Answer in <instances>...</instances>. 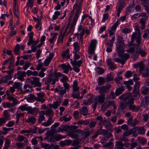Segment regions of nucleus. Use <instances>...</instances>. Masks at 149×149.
I'll return each instance as SVG.
<instances>
[{
  "instance_id": "obj_49",
  "label": "nucleus",
  "mask_w": 149,
  "mask_h": 149,
  "mask_svg": "<svg viewBox=\"0 0 149 149\" xmlns=\"http://www.w3.org/2000/svg\"><path fill=\"white\" fill-rule=\"evenodd\" d=\"M64 36H63L62 34L60 33L57 42L62 43L63 42V39Z\"/></svg>"
},
{
  "instance_id": "obj_1",
  "label": "nucleus",
  "mask_w": 149,
  "mask_h": 149,
  "mask_svg": "<svg viewBox=\"0 0 149 149\" xmlns=\"http://www.w3.org/2000/svg\"><path fill=\"white\" fill-rule=\"evenodd\" d=\"M125 47V45L123 41L120 40L118 41L116 50L118 53V56L121 58L122 59H121L119 58H116L113 60V61L120 63L122 65L125 64L130 56V55L128 53H125V54H123L125 51L124 49Z\"/></svg>"
},
{
  "instance_id": "obj_33",
  "label": "nucleus",
  "mask_w": 149,
  "mask_h": 149,
  "mask_svg": "<svg viewBox=\"0 0 149 149\" xmlns=\"http://www.w3.org/2000/svg\"><path fill=\"white\" fill-rule=\"evenodd\" d=\"M80 133H81V134L83 136L82 138L85 139L90 135V132L89 130H88L87 131H81Z\"/></svg>"
},
{
  "instance_id": "obj_22",
  "label": "nucleus",
  "mask_w": 149,
  "mask_h": 149,
  "mask_svg": "<svg viewBox=\"0 0 149 149\" xmlns=\"http://www.w3.org/2000/svg\"><path fill=\"white\" fill-rule=\"evenodd\" d=\"M134 129H135L138 130V133L140 134L144 135L145 134L146 130L144 127H136Z\"/></svg>"
},
{
  "instance_id": "obj_41",
  "label": "nucleus",
  "mask_w": 149,
  "mask_h": 149,
  "mask_svg": "<svg viewBox=\"0 0 149 149\" xmlns=\"http://www.w3.org/2000/svg\"><path fill=\"white\" fill-rule=\"evenodd\" d=\"M123 79V77L121 76H117L115 77V80L117 83V84H118V86H120L121 85H123L121 83H120L119 82V81L121 80H122Z\"/></svg>"
},
{
  "instance_id": "obj_58",
  "label": "nucleus",
  "mask_w": 149,
  "mask_h": 149,
  "mask_svg": "<svg viewBox=\"0 0 149 149\" xmlns=\"http://www.w3.org/2000/svg\"><path fill=\"white\" fill-rule=\"evenodd\" d=\"M114 79L112 75L110 74L108 75L105 79L106 81H112Z\"/></svg>"
},
{
  "instance_id": "obj_31",
  "label": "nucleus",
  "mask_w": 149,
  "mask_h": 149,
  "mask_svg": "<svg viewBox=\"0 0 149 149\" xmlns=\"http://www.w3.org/2000/svg\"><path fill=\"white\" fill-rule=\"evenodd\" d=\"M141 46H139V48L136 49V52L142 56H144L146 54V53L144 51L141 49Z\"/></svg>"
},
{
  "instance_id": "obj_59",
  "label": "nucleus",
  "mask_w": 149,
  "mask_h": 149,
  "mask_svg": "<svg viewBox=\"0 0 149 149\" xmlns=\"http://www.w3.org/2000/svg\"><path fill=\"white\" fill-rule=\"evenodd\" d=\"M41 21H38L37 24L36 25L35 28L38 30H40L41 29Z\"/></svg>"
},
{
  "instance_id": "obj_23",
  "label": "nucleus",
  "mask_w": 149,
  "mask_h": 149,
  "mask_svg": "<svg viewBox=\"0 0 149 149\" xmlns=\"http://www.w3.org/2000/svg\"><path fill=\"white\" fill-rule=\"evenodd\" d=\"M69 53L70 51L68 49H67L63 51L61 54V56L62 58H66L67 59L70 58Z\"/></svg>"
},
{
  "instance_id": "obj_63",
  "label": "nucleus",
  "mask_w": 149,
  "mask_h": 149,
  "mask_svg": "<svg viewBox=\"0 0 149 149\" xmlns=\"http://www.w3.org/2000/svg\"><path fill=\"white\" fill-rule=\"evenodd\" d=\"M118 25V22L117 21L112 26L110 27V28H109L111 30H112L115 31Z\"/></svg>"
},
{
  "instance_id": "obj_61",
  "label": "nucleus",
  "mask_w": 149,
  "mask_h": 149,
  "mask_svg": "<svg viewBox=\"0 0 149 149\" xmlns=\"http://www.w3.org/2000/svg\"><path fill=\"white\" fill-rule=\"evenodd\" d=\"M14 29L13 27L10 28V33L9 34L10 36H13L16 34V31H14Z\"/></svg>"
},
{
  "instance_id": "obj_42",
  "label": "nucleus",
  "mask_w": 149,
  "mask_h": 149,
  "mask_svg": "<svg viewBox=\"0 0 149 149\" xmlns=\"http://www.w3.org/2000/svg\"><path fill=\"white\" fill-rule=\"evenodd\" d=\"M102 126H101L100 129L97 131L98 134H106L107 133V131L106 130L102 129Z\"/></svg>"
},
{
  "instance_id": "obj_47",
  "label": "nucleus",
  "mask_w": 149,
  "mask_h": 149,
  "mask_svg": "<svg viewBox=\"0 0 149 149\" xmlns=\"http://www.w3.org/2000/svg\"><path fill=\"white\" fill-rule=\"evenodd\" d=\"M36 109L38 110V109L36 108H34L33 109L31 107H28V108L27 109V111H28L29 113L31 114L33 113Z\"/></svg>"
},
{
  "instance_id": "obj_14",
  "label": "nucleus",
  "mask_w": 149,
  "mask_h": 149,
  "mask_svg": "<svg viewBox=\"0 0 149 149\" xmlns=\"http://www.w3.org/2000/svg\"><path fill=\"white\" fill-rule=\"evenodd\" d=\"M33 85L34 87L38 86V87H41L42 84L40 82V79L38 77H31Z\"/></svg>"
},
{
  "instance_id": "obj_57",
  "label": "nucleus",
  "mask_w": 149,
  "mask_h": 149,
  "mask_svg": "<svg viewBox=\"0 0 149 149\" xmlns=\"http://www.w3.org/2000/svg\"><path fill=\"white\" fill-rule=\"evenodd\" d=\"M141 1L145 8L149 6V4L147 0H141Z\"/></svg>"
},
{
  "instance_id": "obj_9",
  "label": "nucleus",
  "mask_w": 149,
  "mask_h": 149,
  "mask_svg": "<svg viewBox=\"0 0 149 149\" xmlns=\"http://www.w3.org/2000/svg\"><path fill=\"white\" fill-rule=\"evenodd\" d=\"M111 87V86L110 84H107L105 86L97 87L96 88V89L99 90V92L100 94H105L104 93H106Z\"/></svg>"
},
{
  "instance_id": "obj_12",
  "label": "nucleus",
  "mask_w": 149,
  "mask_h": 149,
  "mask_svg": "<svg viewBox=\"0 0 149 149\" xmlns=\"http://www.w3.org/2000/svg\"><path fill=\"white\" fill-rule=\"evenodd\" d=\"M22 84L19 82H15L13 85V86L15 88L20 91L22 93H24L29 91V90L28 89H26L25 90H22Z\"/></svg>"
},
{
  "instance_id": "obj_53",
  "label": "nucleus",
  "mask_w": 149,
  "mask_h": 149,
  "mask_svg": "<svg viewBox=\"0 0 149 149\" xmlns=\"http://www.w3.org/2000/svg\"><path fill=\"white\" fill-rule=\"evenodd\" d=\"M142 93L145 95L149 91V89L147 87H143L142 88Z\"/></svg>"
},
{
  "instance_id": "obj_35",
  "label": "nucleus",
  "mask_w": 149,
  "mask_h": 149,
  "mask_svg": "<svg viewBox=\"0 0 149 149\" xmlns=\"http://www.w3.org/2000/svg\"><path fill=\"white\" fill-rule=\"evenodd\" d=\"M78 83L76 80H74L73 82V84L72 86L74 92H76L78 91L79 89V87L78 86Z\"/></svg>"
},
{
  "instance_id": "obj_60",
  "label": "nucleus",
  "mask_w": 149,
  "mask_h": 149,
  "mask_svg": "<svg viewBox=\"0 0 149 149\" xmlns=\"http://www.w3.org/2000/svg\"><path fill=\"white\" fill-rule=\"evenodd\" d=\"M33 5V1L32 0H28V2L26 3V6L31 8H32Z\"/></svg>"
},
{
  "instance_id": "obj_45",
  "label": "nucleus",
  "mask_w": 149,
  "mask_h": 149,
  "mask_svg": "<svg viewBox=\"0 0 149 149\" xmlns=\"http://www.w3.org/2000/svg\"><path fill=\"white\" fill-rule=\"evenodd\" d=\"M115 40V37L114 36L112 38V39L109 42L107 43V46L112 47L113 45V42Z\"/></svg>"
},
{
  "instance_id": "obj_56",
  "label": "nucleus",
  "mask_w": 149,
  "mask_h": 149,
  "mask_svg": "<svg viewBox=\"0 0 149 149\" xmlns=\"http://www.w3.org/2000/svg\"><path fill=\"white\" fill-rule=\"evenodd\" d=\"M63 76V74L60 72H58L56 74H54V80L56 81H58V77H61Z\"/></svg>"
},
{
  "instance_id": "obj_16",
  "label": "nucleus",
  "mask_w": 149,
  "mask_h": 149,
  "mask_svg": "<svg viewBox=\"0 0 149 149\" xmlns=\"http://www.w3.org/2000/svg\"><path fill=\"white\" fill-rule=\"evenodd\" d=\"M68 24V23L67 26L64 25L61 28L60 32V33L62 34L63 36H66L69 33H70V32H69V30L68 31H67L69 25V24Z\"/></svg>"
},
{
  "instance_id": "obj_13",
  "label": "nucleus",
  "mask_w": 149,
  "mask_h": 149,
  "mask_svg": "<svg viewBox=\"0 0 149 149\" xmlns=\"http://www.w3.org/2000/svg\"><path fill=\"white\" fill-rule=\"evenodd\" d=\"M54 73H53V70H51L49 71L48 77L46 78L45 83H50L52 80H54Z\"/></svg>"
},
{
  "instance_id": "obj_36",
  "label": "nucleus",
  "mask_w": 149,
  "mask_h": 149,
  "mask_svg": "<svg viewBox=\"0 0 149 149\" xmlns=\"http://www.w3.org/2000/svg\"><path fill=\"white\" fill-rule=\"evenodd\" d=\"M50 34L52 36V38L49 40L50 44L51 45L53 42L54 40L56 39V37L58 35V33H51Z\"/></svg>"
},
{
  "instance_id": "obj_52",
  "label": "nucleus",
  "mask_w": 149,
  "mask_h": 149,
  "mask_svg": "<svg viewBox=\"0 0 149 149\" xmlns=\"http://www.w3.org/2000/svg\"><path fill=\"white\" fill-rule=\"evenodd\" d=\"M13 12L15 16L19 18V16H18V11L17 8L16 6H15V7H14L13 8Z\"/></svg>"
},
{
  "instance_id": "obj_11",
  "label": "nucleus",
  "mask_w": 149,
  "mask_h": 149,
  "mask_svg": "<svg viewBox=\"0 0 149 149\" xmlns=\"http://www.w3.org/2000/svg\"><path fill=\"white\" fill-rule=\"evenodd\" d=\"M80 58V56L78 54H77L75 53L74 54V60L73 61L72 59H71V63L72 65H80L82 63V61L81 60L77 61V60L79 59Z\"/></svg>"
},
{
  "instance_id": "obj_44",
  "label": "nucleus",
  "mask_w": 149,
  "mask_h": 149,
  "mask_svg": "<svg viewBox=\"0 0 149 149\" xmlns=\"http://www.w3.org/2000/svg\"><path fill=\"white\" fill-rule=\"evenodd\" d=\"M36 120V118L34 117H31L29 118L26 120V121L29 123H33Z\"/></svg>"
},
{
  "instance_id": "obj_32",
  "label": "nucleus",
  "mask_w": 149,
  "mask_h": 149,
  "mask_svg": "<svg viewBox=\"0 0 149 149\" xmlns=\"http://www.w3.org/2000/svg\"><path fill=\"white\" fill-rule=\"evenodd\" d=\"M53 122V121L52 119L48 118L46 122L42 123L41 124V125L45 127L48 126H50Z\"/></svg>"
},
{
  "instance_id": "obj_21",
  "label": "nucleus",
  "mask_w": 149,
  "mask_h": 149,
  "mask_svg": "<svg viewBox=\"0 0 149 149\" xmlns=\"http://www.w3.org/2000/svg\"><path fill=\"white\" fill-rule=\"evenodd\" d=\"M86 92V90H84L83 93L78 92L77 94H76L75 93H73L72 94V96L74 98H77L78 99H81L83 97V94L85 93Z\"/></svg>"
},
{
  "instance_id": "obj_50",
  "label": "nucleus",
  "mask_w": 149,
  "mask_h": 149,
  "mask_svg": "<svg viewBox=\"0 0 149 149\" xmlns=\"http://www.w3.org/2000/svg\"><path fill=\"white\" fill-rule=\"evenodd\" d=\"M78 123L79 125H86L89 123V121L88 120H79L78 122Z\"/></svg>"
},
{
  "instance_id": "obj_17",
  "label": "nucleus",
  "mask_w": 149,
  "mask_h": 149,
  "mask_svg": "<svg viewBox=\"0 0 149 149\" xmlns=\"http://www.w3.org/2000/svg\"><path fill=\"white\" fill-rule=\"evenodd\" d=\"M105 98V94H100V95L96 96L95 98V100L97 102H99L100 104H102L104 102Z\"/></svg>"
},
{
  "instance_id": "obj_30",
  "label": "nucleus",
  "mask_w": 149,
  "mask_h": 149,
  "mask_svg": "<svg viewBox=\"0 0 149 149\" xmlns=\"http://www.w3.org/2000/svg\"><path fill=\"white\" fill-rule=\"evenodd\" d=\"M124 143L121 141H117L115 145V147L116 149H125L124 148Z\"/></svg>"
},
{
  "instance_id": "obj_20",
  "label": "nucleus",
  "mask_w": 149,
  "mask_h": 149,
  "mask_svg": "<svg viewBox=\"0 0 149 149\" xmlns=\"http://www.w3.org/2000/svg\"><path fill=\"white\" fill-rule=\"evenodd\" d=\"M56 133V131L52 130L51 129L50 131L47 132V139H49L51 141H53V136L54 134L55 133Z\"/></svg>"
},
{
  "instance_id": "obj_6",
  "label": "nucleus",
  "mask_w": 149,
  "mask_h": 149,
  "mask_svg": "<svg viewBox=\"0 0 149 149\" xmlns=\"http://www.w3.org/2000/svg\"><path fill=\"white\" fill-rule=\"evenodd\" d=\"M13 66H8V68L10 70L8 71H4V72H7L8 74L3 77L2 81L4 83L6 82L8 80L12 78L13 75L12 74L14 72V68Z\"/></svg>"
},
{
  "instance_id": "obj_25",
  "label": "nucleus",
  "mask_w": 149,
  "mask_h": 149,
  "mask_svg": "<svg viewBox=\"0 0 149 149\" xmlns=\"http://www.w3.org/2000/svg\"><path fill=\"white\" fill-rule=\"evenodd\" d=\"M80 113L81 115L85 116L89 114L88 109L86 107H82L80 110Z\"/></svg>"
},
{
  "instance_id": "obj_40",
  "label": "nucleus",
  "mask_w": 149,
  "mask_h": 149,
  "mask_svg": "<svg viewBox=\"0 0 149 149\" xmlns=\"http://www.w3.org/2000/svg\"><path fill=\"white\" fill-rule=\"evenodd\" d=\"M39 40H34L33 39L30 40H29L28 42L27 43V45L28 46L30 45L31 44H32V46H33L36 44H37L39 42Z\"/></svg>"
},
{
  "instance_id": "obj_7",
  "label": "nucleus",
  "mask_w": 149,
  "mask_h": 149,
  "mask_svg": "<svg viewBox=\"0 0 149 149\" xmlns=\"http://www.w3.org/2000/svg\"><path fill=\"white\" fill-rule=\"evenodd\" d=\"M140 83L138 81L136 82L132 91V94L134 97H139L140 96L139 87Z\"/></svg>"
},
{
  "instance_id": "obj_10",
  "label": "nucleus",
  "mask_w": 149,
  "mask_h": 149,
  "mask_svg": "<svg viewBox=\"0 0 149 149\" xmlns=\"http://www.w3.org/2000/svg\"><path fill=\"white\" fill-rule=\"evenodd\" d=\"M78 31L79 32V33L77 34V36L79 35L81 36V38L83 36L85 32L86 34L88 35L89 33V30L88 29H85L84 28V26L80 25L78 28Z\"/></svg>"
},
{
  "instance_id": "obj_27",
  "label": "nucleus",
  "mask_w": 149,
  "mask_h": 149,
  "mask_svg": "<svg viewBox=\"0 0 149 149\" xmlns=\"http://www.w3.org/2000/svg\"><path fill=\"white\" fill-rule=\"evenodd\" d=\"M56 92H58L61 95H63L66 92V90L63 89V88L59 87L57 88H56L55 89Z\"/></svg>"
},
{
  "instance_id": "obj_2",
  "label": "nucleus",
  "mask_w": 149,
  "mask_h": 149,
  "mask_svg": "<svg viewBox=\"0 0 149 149\" xmlns=\"http://www.w3.org/2000/svg\"><path fill=\"white\" fill-rule=\"evenodd\" d=\"M119 99L123 100L127 104H129V109L135 112L138 111L140 109L139 107H136L132 104L134 103V99L131 95V93H129L123 94L119 97Z\"/></svg>"
},
{
  "instance_id": "obj_34",
  "label": "nucleus",
  "mask_w": 149,
  "mask_h": 149,
  "mask_svg": "<svg viewBox=\"0 0 149 149\" xmlns=\"http://www.w3.org/2000/svg\"><path fill=\"white\" fill-rule=\"evenodd\" d=\"M120 87L117 89L115 91V94L116 96H118L121 94L122 92L124 91V89L122 85L120 86Z\"/></svg>"
},
{
  "instance_id": "obj_64",
  "label": "nucleus",
  "mask_w": 149,
  "mask_h": 149,
  "mask_svg": "<svg viewBox=\"0 0 149 149\" xmlns=\"http://www.w3.org/2000/svg\"><path fill=\"white\" fill-rule=\"evenodd\" d=\"M96 69L97 70V73L100 74H102L104 72V69L102 68L97 67Z\"/></svg>"
},
{
  "instance_id": "obj_18",
  "label": "nucleus",
  "mask_w": 149,
  "mask_h": 149,
  "mask_svg": "<svg viewBox=\"0 0 149 149\" xmlns=\"http://www.w3.org/2000/svg\"><path fill=\"white\" fill-rule=\"evenodd\" d=\"M61 99H58L56 100V101L54 102L53 104H49V107L52 108L54 109H56L58 106L61 104Z\"/></svg>"
},
{
  "instance_id": "obj_54",
  "label": "nucleus",
  "mask_w": 149,
  "mask_h": 149,
  "mask_svg": "<svg viewBox=\"0 0 149 149\" xmlns=\"http://www.w3.org/2000/svg\"><path fill=\"white\" fill-rule=\"evenodd\" d=\"M3 116L4 118L5 119V120H9L10 116L8 114V113L7 112V111L5 110L4 111Z\"/></svg>"
},
{
  "instance_id": "obj_19",
  "label": "nucleus",
  "mask_w": 149,
  "mask_h": 149,
  "mask_svg": "<svg viewBox=\"0 0 149 149\" xmlns=\"http://www.w3.org/2000/svg\"><path fill=\"white\" fill-rule=\"evenodd\" d=\"M17 78L21 81H24V77L26 76V72L24 71H19L17 73Z\"/></svg>"
},
{
  "instance_id": "obj_51",
  "label": "nucleus",
  "mask_w": 149,
  "mask_h": 149,
  "mask_svg": "<svg viewBox=\"0 0 149 149\" xmlns=\"http://www.w3.org/2000/svg\"><path fill=\"white\" fill-rule=\"evenodd\" d=\"M42 148H44L45 149H49L51 148V146L48 144L44 143H41Z\"/></svg>"
},
{
  "instance_id": "obj_29",
  "label": "nucleus",
  "mask_w": 149,
  "mask_h": 149,
  "mask_svg": "<svg viewBox=\"0 0 149 149\" xmlns=\"http://www.w3.org/2000/svg\"><path fill=\"white\" fill-rule=\"evenodd\" d=\"M53 56V54H50L49 57L44 61V65H48L52 59Z\"/></svg>"
},
{
  "instance_id": "obj_48",
  "label": "nucleus",
  "mask_w": 149,
  "mask_h": 149,
  "mask_svg": "<svg viewBox=\"0 0 149 149\" xmlns=\"http://www.w3.org/2000/svg\"><path fill=\"white\" fill-rule=\"evenodd\" d=\"M61 13L58 11H56L55 12L54 15H53L52 17V20H55L57 19L58 16L60 15Z\"/></svg>"
},
{
  "instance_id": "obj_46",
  "label": "nucleus",
  "mask_w": 149,
  "mask_h": 149,
  "mask_svg": "<svg viewBox=\"0 0 149 149\" xmlns=\"http://www.w3.org/2000/svg\"><path fill=\"white\" fill-rule=\"evenodd\" d=\"M134 8L132 6H129L127 7L126 10V13L127 14H130L134 10Z\"/></svg>"
},
{
  "instance_id": "obj_8",
  "label": "nucleus",
  "mask_w": 149,
  "mask_h": 149,
  "mask_svg": "<svg viewBox=\"0 0 149 149\" xmlns=\"http://www.w3.org/2000/svg\"><path fill=\"white\" fill-rule=\"evenodd\" d=\"M96 42V41L95 40H92L91 41L88 47V53L89 54L92 55L94 53Z\"/></svg>"
},
{
  "instance_id": "obj_28",
  "label": "nucleus",
  "mask_w": 149,
  "mask_h": 149,
  "mask_svg": "<svg viewBox=\"0 0 149 149\" xmlns=\"http://www.w3.org/2000/svg\"><path fill=\"white\" fill-rule=\"evenodd\" d=\"M147 19V18L146 17H144L141 19L140 22L141 26L140 27L141 29L143 30L145 27V23Z\"/></svg>"
},
{
  "instance_id": "obj_43",
  "label": "nucleus",
  "mask_w": 149,
  "mask_h": 149,
  "mask_svg": "<svg viewBox=\"0 0 149 149\" xmlns=\"http://www.w3.org/2000/svg\"><path fill=\"white\" fill-rule=\"evenodd\" d=\"M149 35V29H146L144 31V33L143 35V37L144 38L148 39L149 38V36L148 35Z\"/></svg>"
},
{
  "instance_id": "obj_55",
  "label": "nucleus",
  "mask_w": 149,
  "mask_h": 149,
  "mask_svg": "<svg viewBox=\"0 0 149 149\" xmlns=\"http://www.w3.org/2000/svg\"><path fill=\"white\" fill-rule=\"evenodd\" d=\"M98 84L99 85L101 86L103 85V84L105 82V80L104 78L100 77L98 79Z\"/></svg>"
},
{
  "instance_id": "obj_38",
  "label": "nucleus",
  "mask_w": 149,
  "mask_h": 149,
  "mask_svg": "<svg viewBox=\"0 0 149 149\" xmlns=\"http://www.w3.org/2000/svg\"><path fill=\"white\" fill-rule=\"evenodd\" d=\"M20 46L19 44H17L16 45L13 51L17 55H19L20 54Z\"/></svg>"
},
{
  "instance_id": "obj_15",
  "label": "nucleus",
  "mask_w": 149,
  "mask_h": 149,
  "mask_svg": "<svg viewBox=\"0 0 149 149\" xmlns=\"http://www.w3.org/2000/svg\"><path fill=\"white\" fill-rule=\"evenodd\" d=\"M45 95V94L43 92H41L38 93L37 94L38 97H35V100L43 103L45 100V99H43Z\"/></svg>"
},
{
  "instance_id": "obj_5",
  "label": "nucleus",
  "mask_w": 149,
  "mask_h": 149,
  "mask_svg": "<svg viewBox=\"0 0 149 149\" xmlns=\"http://www.w3.org/2000/svg\"><path fill=\"white\" fill-rule=\"evenodd\" d=\"M70 130L68 133V135L72 138H75L73 140V144L74 145H77L80 141L81 140L78 138V135L75 129L72 128H70Z\"/></svg>"
},
{
  "instance_id": "obj_39",
  "label": "nucleus",
  "mask_w": 149,
  "mask_h": 149,
  "mask_svg": "<svg viewBox=\"0 0 149 149\" xmlns=\"http://www.w3.org/2000/svg\"><path fill=\"white\" fill-rule=\"evenodd\" d=\"M73 46L76 52H78L80 49V47L77 42H75L73 43Z\"/></svg>"
},
{
  "instance_id": "obj_3",
  "label": "nucleus",
  "mask_w": 149,
  "mask_h": 149,
  "mask_svg": "<svg viewBox=\"0 0 149 149\" xmlns=\"http://www.w3.org/2000/svg\"><path fill=\"white\" fill-rule=\"evenodd\" d=\"M81 5L80 3L78 4L76 2L73 6V9L72 12L73 13L75 9H76V10L75 11L74 16L73 18L72 22L69 30V32L70 33L74 31L75 26L79 17V14L81 12Z\"/></svg>"
},
{
  "instance_id": "obj_62",
  "label": "nucleus",
  "mask_w": 149,
  "mask_h": 149,
  "mask_svg": "<svg viewBox=\"0 0 149 149\" xmlns=\"http://www.w3.org/2000/svg\"><path fill=\"white\" fill-rule=\"evenodd\" d=\"M27 105H28L27 104H25L20 106L18 108L22 111L24 110L27 111V109L28 108V107H27Z\"/></svg>"
},
{
  "instance_id": "obj_37",
  "label": "nucleus",
  "mask_w": 149,
  "mask_h": 149,
  "mask_svg": "<svg viewBox=\"0 0 149 149\" xmlns=\"http://www.w3.org/2000/svg\"><path fill=\"white\" fill-rule=\"evenodd\" d=\"M69 127L68 126H65L63 128L59 127L56 131V133H58L60 132L67 131V130L69 129Z\"/></svg>"
},
{
  "instance_id": "obj_4",
  "label": "nucleus",
  "mask_w": 149,
  "mask_h": 149,
  "mask_svg": "<svg viewBox=\"0 0 149 149\" xmlns=\"http://www.w3.org/2000/svg\"><path fill=\"white\" fill-rule=\"evenodd\" d=\"M141 36L140 32H139L138 33L136 32L133 33L131 36V41L129 44V46L130 47L134 45V47L136 49L139 48V46H141Z\"/></svg>"
},
{
  "instance_id": "obj_26",
  "label": "nucleus",
  "mask_w": 149,
  "mask_h": 149,
  "mask_svg": "<svg viewBox=\"0 0 149 149\" xmlns=\"http://www.w3.org/2000/svg\"><path fill=\"white\" fill-rule=\"evenodd\" d=\"M45 114L46 115L48 116L49 118L52 119V117L54 115L53 111L52 109H49L45 111Z\"/></svg>"
},
{
  "instance_id": "obj_24",
  "label": "nucleus",
  "mask_w": 149,
  "mask_h": 149,
  "mask_svg": "<svg viewBox=\"0 0 149 149\" xmlns=\"http://www.w3.org/2000/svg\"><path fill=\"white\" fill-rule=\"evenodd\" d=\"M60 68L62 69L63 73L67 74L69 70H71L72 68L70 66H59Z\"/></svg>"
}]
</instances>
